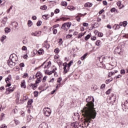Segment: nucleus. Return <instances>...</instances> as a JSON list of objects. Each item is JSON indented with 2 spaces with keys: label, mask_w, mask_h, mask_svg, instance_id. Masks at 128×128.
I'll list each match as a JSON object with an SVG mask.
<instances>
[{
  "label": "nucleus",
  "mask_w": 128,
  "mask_h": 128,
  "mask_svg": "<svg viewBox=\"0 0 128 128\" xmlns=\"http://www.w3.org/2000/svg\"><path fill=\"white\" fill-rule=\"evenodd\" d=\"M88 102L82 110L84 116L85 118L86 122L90 123L92 120H94L96 117V111L94 108V97L88 96L86 99Z\"/></svg>",
  "instance_id": "nucleus-1"
},
{
  "label": "nucleus",
  "mask_w": 128,
  "mask_h": 128,
  "mask_svg": "<svg viewBox=\"0 0 128 128\" xmlns=\"http://www.w3.org/2000/svg\"><path fill=\"white\" fill-rule=\"evenodd\" d=\"M43 114H44L46 116H50L52 114V110L48 108H44L43 110Z\"/></svg>",
  "instance_id": "nucleus-2"
},
{
  "label": "nucleus",
  "mask_w": 128,
  "mask_h": 128,
  "mask_svg": "<svg viewBox=\"0 0 128 128\" xmlns=\"http://www.w3.org/2000/svg\"><path fill=\"white\" fill-rule=\"evenodd\" d=\"M7 64L10 68H14L16 66L14 60L10 59V58L8 60Z\"/></svg>",
  "instance_id": "nucleus-3"
},
{
  "label": "nucleus",
  "mask_w": 128,
  "mask_h": 128,
  "mask_svg": "<svg viewBox=\"0 0 128 128\" xmlns=\"http://www.w3.org/2000/svg\"><path fill=\"white\" fill-rule=\"evenodd\" d=\"M122 52V49L120 48V46H117L114 51V54H120V52Z\"/></svg>",
  "instance_id": "nucleus-4"
},
{
  "label": "nucleus",
  "mask_w": 128,
  "mask_h": 128,
  "mask_svg": "<svg viewBox=\"0 0 128 128\" xmlns=\"http://www.w3.org/2000/svg\"><path fill=\"white\" fill-rule=\"evenodd\" d=\"M122 108H124L126 109H128V100H126L124 103L122 104Z\"/></svg>",
  "instance_id": "nucleus-5"
},
{
  "label": "nucleus",
  "mask_w": 128,
  "mask_h": 128,
  "mask_svg": "<svg viewBox=\"0 0 128 128\" xmlns=\"http://www.w3.org/2000/svg\"><path fill=\"white\" fill-rule=\"evenodd\" d=\"M39 128H48V124L42 122L40 125Z\"/></svg>",
  "instance_id": "nucleus-6"
},
{
  "label": "nucleus",
  "mask_w": 128,
  "mask_h": 128,
  "mask_svg": "<svg viewBox=\"0 0 128 128\" xmlns=\"http://www.w3.org/2000/svg\"><path fill=\"white\" fill-rule=\"evenodd\" d=\"M30 86H32V90H36V88H38V84H30Z\"/></svg>",
  "instance_id": "nucleus-7"
},
{
  "label": "nucleus",
  "mask_w": 128,
  "mask_h": 128,
  "mask_svg": "<svg viewBox=\"0 0 128 128\" xmlns=\"http://www.w3.org/2000/svg\"><path fill=\"white\" fill-rule=\"evenodd\" d=\"M109 100H113L114 102H116V97L114 94H112V96L109 98Z\"/></svg>",
  "instance_id": "nucleus-8"
},
{
  "label": "nucleus",
  "mask_w": 128,
  "mask_h": 128,
  "mask_svg": "<svg viewBox=\"0 0 128 128\" xmlns=\"http://www.w3.org/2000/svg\"><path fill=\"white\" fill-rule=\"evenodd\" d=\"M42 34V31H36L34 32V36H40Z\"/></svg>",
  "instance_id": "nucleus-9"
},
{
  "label": "nucleus",
  "mask_w": 128,
  "mask_h": 128,
  "mask_svg": "<svg viewBox=\"0 0 128 128\" xmlns=\"http://www.w3.org/2000/svg\"><path fill=\"white\" fill-rule=\"evenodd\" d=\"M84 6L85 8H92V4L90 2H87L84 4Z\"/></svg>",
  "instance_id": "nucleus-10"
},
{
  "label": "nucleus",
  "mask_w": 128,
  "mask_h": 128,
  "mask_svg": "<svg viewBox=\"0 0 128 128\" xmlns=\"http://www.w3.org/2000/svg\"><path fill=\"white\" fill-rule=\"evenodd\" d=\"M21 88H26V80H23L21 82Z\"/></svg>",
  "instance_id": "nucleus-11"
},
{
  "label": "nucleus",
  "mask_w": 128,
  "mask_h": 128,
  "mask_svg": "<svg viewBox=\"0 0 128 128\" xmlns=\"http://www.w3.org/2000/svg\"><path fill=\"white\" fill-rule=\"evenodd\" d=\"M16 58H14V56H12V54H11L10 56V58H12V60H13L14 62H18V56L16 55Z\"/></svg>",
  "instance_id": "nucleus-12"
},
{
  "label": "nucleus",
  "mask_w": 128,
  "mask_h": 128,
  "mask_svg": "<svg viewBox=\"0 0 128 128\" xmlns=\"http://www.w3.org/2000/svg\"><path fill=\"white\" fill-rule=\"evenodd\" d=\"M6 22H8V17H4L2 20V24H6Z\"/></svg>",
  "instance_id": "nucleus-13"
},
{
  "label": "nucleus",
  "mask_w": 128,
  "mask_h": 128,
  "mask_svg": "<svg viewBox=\"0 0 128 128\" xmlns=\"http://www.w3.org/2000/svg\"><path fill=\"white\" fill-rule=\"evenodd\" d=\"M10 28H8V27H6L4 28V32L6 34H8V32H10Z\"/></svg>",
  "instance_id": "nucleus-14"
},
{
  "label": "nucleus",
  "mask_w": 128,
  "mask_h": 128,
  "mask_svg": "<svg viewBox=\"0 0 128 128\" xmlns=\"http://www.w3.org/2000/svg\"><path fill=\"white\" fill-rule=\"evenodd\" d=\"M14 87H10L8 88H6V92H14Z\"/></svg>",
  "instance_id": "nucleus-15"
},
{
  "label": "nucleus",
  "mask_w": 128,
  "mask_h": 128,
  "mask_svg": "<svg viewBox=\"0 0 128 128\" xmlns=\"http://www.w3.org/2000/svg\"><path fill=\"white\" fill-rule=\"evenodd\" d=\"M113 28H115L114 30H120V24H115Z\"/></svg>",
  "instance_id": "nucleus-16"
},
{
  "label": "nucleus",
  "mask_w": 128,
  "mask_h": 128,
  "mask_svg": "<svg viewBox=\"0 0 128 128\" xmlns=\"http://www.w3.org/2000/svg\"><path fill=\"white\" fill-rule=\"evenodd\" d=\"M36 78H42V74H40V72H38L36 74Z\"/></svg>",
  "instance_id": "nucleus-17"
},
{
  "label": "nucleus",
  "mask_w": 128,
  "mask_h": 128,
  "mask_svg": "<svg viewBox=\"0 0 128 128\" xmlns=\"http://www.w3.org/2000/svg\"><path fill=\"white\" fill-rule=\"evenodd\" d=\"M114 80V78H111L110 79H108L106 80V84H108L110 82H112Z\"/></svg>",
  "instance_id": "nucleus-18"
},
{
  "label": "nucleus",
  "mask_w": 128,
  "mask_h": 128,
  "mask_svg": "<svg viewBox=\"0 0 128 128\" xmlns=\"http://www.w3.org/2000/svg\"><path fill=\"white\" fill-rule=\"evenodd\" d=\"M68 9L70 10H76V8H74V6H68Z\"/></svg>",
  "instance_id": "nucleus-19"
},
{
  "label": "nucleus",
  "mask_w": 128,
  "mask_h": 128,
  "mask_svg": "<svg viewBox=\"0 0 128 128\" xmlns=\"http://www.w3.org/2000/svg\"><path fill=\"white\" fill-rule=\"evenodd\" d=\"M12 26H14L16 28H18V24L17 22H12Z\"/></svg>",
  "instance_id": "nucleus-20"
},
{
  "label": "nucleus",
  "mask_w": 128,
  "mask_h": 128,
  "mask_svg": "<svg viewBox=\"0 0 128 128\" xmlns=\"http://www.w3.org/2000/svg\"><path fill=\"white\" fill-rule=\"evenodd\" d=\"M34 102V100L33 99H30L28 102V106H30Z\"/></svg>",
  "instance_id": "nucleus-21"
},
{
  "label": "nucleus",
  "mask_w": 128,
  "mask_h": 128,
  "mask_svg": "<svg viewBox=\"0 0 128 128\" xmlns=\"http://www.w3.org/2000/svg\"><path fill=\"white\" fill-rule=\"evenodd\" d=\"M70 26H72V24L70 23L64 24V26H66L68 30L69 28H70Z\"/></svg>",
  "instance_id": "nucleus-22"
},
{
  "label": "nucleus",
  "mask_w": 128,
  "mask_h": 128,
  "mask_svg": "<svg viewBox=\"0 0 128 128\" xmlns=\"http://www.w3.org/2000/svg\"><path fill=\"white\" fill-rule=\"evenodd\" d=\"M40 10H46V8H48V7L46 5H44L42 6H41L40 7Z\"/></svg>",
  "instance_id": "nucleus-23"
},
{
  "label": "nucleus",
  "mask_w": 128,
  "mask_h": 128,
  "mask_svg": "<svg viewBox=\"0 0 128 128\" xmlns=\"http://www.w3.org/2000/svg\"><path fill=\"white\" fill-rule=\"evenodd\" d=\"M92 90H93L94 92L98 90V86L96 85H94L92 87Z\"/></svg>",
  "instance_id": "nucleus-24"
},
{
  "label": "nucleus",
  "mask_w": 128,
  "mask_h": 128,
  "mask_svg": "<svg viewBox=\"0 0 128 128\" xmlns=\"http://www.w3.org/2000/svg\"><path fill=\"white\" fill-rule=\"evenodd\" d=\"M91 34H88L84 37V40H89V38H90Z\"/></svg>",
  "instance_id": "nucleus-25"
},
{
  "label": "nucleus",
  "mask_w": 128,
  "mask_h": 128,
  "mask_svg": "<svg viewBox=\"0 0 128 128\" xmlns=\"http://www.w3.org/2000/svg\"><path fill=\"white\" fill-rule=\"evenodd\" d=\"M61 28H62V30H65L66 32L68 30L66 26H64V24L62 26Z\"/></svg>",
  "instance_id": "nucleus-26"
},
{
  "label": "nucleus",
  "mask_w": 128,
  "mask_h": 128,
  "mask_svg": "<svg viewBox=\"0 0 128 128\" xmlns=\"http://www.w3.org/2000/svg\"><path fill=\"white\" fill-rule=\"evenodd\" d=\"M19 101H20V94H18L16 95V102L17 104H18Z\"/></svg>",
  "instance_id": "nucleus-27"
},
{
  "label": "nucleus",
  "mask_w": 128,
  "mask_h": 128,
  "mask_svg": "<svg viewBox=\"0 0 128 128\" xmlns=\"http://www.w3.org/2000/svg\"><path fill=\"white\" fill-rule=\"evenodd\" d=\"M61 6H68V2H61Z\"/></svg>",
  "instance_id": "nucleus-28"
},
{
  "label": "nucleus",
  "mask_w": 128,
  "mask_h": 128,
  "mask_svg": "<svg viewBox=\"0 0 128 128\" xmlns=\"http://www.w3.org/2000/svg\"><path fill=\"white\" fill-rule=\"evenodd\" d=\"M86 13H85L84 14H80V13H79V14H78V15L77 16H76V18H80L82 16H86Z\"/></svg>",
  "instance_id": "nucleus-29"
},
{
  "label": "nucleus",
  "mask_w": 128,
  "mask_h": 128,
  "mask_svg": "<svg viewBox=\"0 0 128 128\" xmlns=\"http://www.w3.org/2000/svg\"><path fill=\"white\" fill-rule=\"evenodd\" d=\"M6 35H3L0 38V40H1L2 42H4V40H6Z\"/></svg>",
  "instance_id": "nucleus-30"
},
{
  "label": "nucleus",
  "mask_w": 128,
  "mask_h": 128,
  "mask_svg": "<svg viewBox=\"0 0 128 128\" xmlns=\"http://www.w3.org/2000/svg\"><path fill=\"white\" fill-rule=\"evenodd\" d=\"M28 26L30 27L32 26V22L30 20H28Z\"/></svg>",
  "instance_id": "nucleus-31"
},
{
  "label": "nucleus",
  "mask_w": 128,
  "mask_h": 128,
  "mask_svg": "<svg viewBox=\"0 0 128 128\" xmlns=\"http://www.w3.org/2000/svg\"><path fill=\"white\" fill-rule=\"evenodd\" d=\"M74 62L72 60L70 61V62L68 64V69L70 70V66H72V64Z\"/></svg>",
  "instance_id": "nucleus-32"
},
{
  "label": "nucleus",
  "mask_w": 128,
  "mask_h": 128,
  "mask_svg": "<svg viewBox=\"0 0 128 128\" xmlns=\"http://www.w3.org/2000/svg\"><path fill=\"white\" fill-rule=\"evenodd\" d=\"M86 56H88V53L85 54L84 56H82L80 58L82 60H84V58H86Z\"/></svg>",
  "instance_id": "nucleus-33"
},
{
  "label": "nucleus",
  "mask_w": 128,
  "mask_h": 128,
  "mask_svg": "<svg viewBox=\"0 0 128 128\" xmlns=\"http://www.w3.org/2000/svg\"><path fill=\"white\" fill-rule=\"evenodd\" d=\"M23 98L24 100H28V96L26 94L23 95Z\"/></svg>",
  "instance_id": "nucleus-34"
},
{
  "label": "nucleus",
  "mask_w": 128,
  "mask_h": 128,
  "mask_svg": "<svg viewBox=\"0 0 128 128\" xmlns=\"http://www.w3.org/2000/svg\"><path fill=\"white\" fill-rule=\"evenodd\" d=\"M42 21L38 20L36 23L37 26H42Z\"/></svg>",
  "instance_id": "nucleus-35"
},
{
  "label": "nucleus",
  "mask_w": 128,
  "mask_h": 128,
  "mask_svg": "<svg viewBox=\"0 0 128 128\" xmlns=\"http://www.w3.org/2000/svg\"><path fill=\"white\" fill-rule=\"evenodd\" d=\"M100 40H97L96 42V44L98 46H100Z\"/></svg>",
  "instance_id": "nucleus-36"
},
{
  "label": "nucleus",
  "mask_w": 128,
  "mask_h": 128,
  "mask_svg": "<svg viewBox=\"0 0 128 128\" xmlns=\"http://www.w3.org/2000/svg\"><path fill=\"white\" fill-rule=\"evenodd\" d=\"M107 57H100V59L99 60H102L103 62H106V60Z\"/></svg>",
  "instance_id": "nucleus-37"
},
{
  "label": "nucleus",
  "mask_w": 128,
  "mask_h": 128,
  "mask_svg": "<svg viewBox=\"0 0 128 128\" xmlns=\"http://www.w3.org/2000/svg\"><path fill=\"white\" fill-rule=\"evenodd\" d=\"M40 78H38L35 84H40Z\"/></svg>",
  "instance_id": "nucleus-38"
},
{
  "label": "nucleus",
  "mask_w": 128,
  "mask_h": 128,
  "mask_svg": "<svg viewBox=\"0 0 128 128\" xmlns=\"http://www.w3.org/2000/svg\"><path fill=\"white\" fill-rule=\"evenodd\" d=\"M54 52L56 54H58V52H60V49H58V48H56L54 50Z\"/></svg>",
  "instance_id": "nucleus-39"
},
{
  "label": "nucleus",
  "mask_w": 128,
  "mask_h": 128,
  "mask_svg": "<svg viewBox=\"0 0 128 128\" xmlns=\"http://www.w3.org/2000/svg\"><path fill=\"white\" fill-rule=\"evenodd\" d=\"M34 94L35 98H36V96H38V92L34 91Z\"/></svg>",
  "instance_id": "nucleus-40"
},
{
  "label": "nucleus",
  "mask_w": 128,
  "mask_h": 128,
  "mask_svg": "<svg viewBox=\"0 0 128 128\" xmlns=\"http://www.w3.org/2000/svg\"><path fill=\"white\" fill-rule=\"evenodd\" d=\"M112 92V90L111 89H108L106 92V94H110V92Z\"/></svg>",
  "instance_id": "nucleus-41"
},
{
  "label": "nucleus",
  "mask_w": 128,
  "mask_h": 128,
  "mask_svg": "<svg viewBox=\"0 0 128 128\" xmlns=\"http://www.w3.org/2000/svg\"><path fill=\"white\" fill-rule=\"evenodd\" d=\"M52 30H53L54 34H58V30L53 28Z\"/></svg>",
  "instance_id": "nucleus-42"
},
{
  "label": "nucleus",
  "mask_w": 128,
  "mask_h": 128,
  "mask_svg": "<svg viewBox=\"0 0 128 128\" xmlns=\"http://www.w3.org/2000/svg\"><path fill=\"white\" fill-rule=\"evenodd\" d=\"M82 36H84V34H82V33L79 34L78 35V38H82Z\"/></svg>",
  "instance_id": "nucleus-43"
},
{
  "label": "nucleus",
  "mask_w": 128,
  "mask_h": 128,
  "mask_svg": "<svg viewBox=\"0 0 128 128\" xmlns=\"http://www.w3.org/2000/svg\"><path fill=\"white\" fill-rule=\"evenodd\" d=\"M122 78V75L119 74V75H118V76H116L114 78V80H118V78Z\"/></svg>",
  "instance_id": "nucleus-44"
},
{
  "label": "nucleus",
  "mask_w": 128,
  "mask_h": 128,
  "mask_svg": "<svg viewBox=\"0 0 128 128\" xmlns=\"http://www.w3.org/2000/svg\"><path fill=\"white\" fill-rule=\"evenodd\" d=\"M117 5L118 8H122L120 7V6H122V3L120 2H117Z\"/></svg>",
  "instance_id": "nucleus-45"
},
{
  "label": "nucleus",
  "mask_w": 128,
  "mask_h": 128,
  "mask_svg": "<svg viewBox=\"0 0 128 128\" xmlns=\"http://www.w3.org/2000/svg\"><path fill=\"white\" fill-rule=\"evenodd\" d=\"M120 74H126V70H120Z\"/></svg>",
  "instance_id": "nucleus-46"
},
{
  "label": "nucleus",
  "mask_w": 128,
  "mask_h": 128,
  "mask_svg": "<svg viewBox=\"0 0 128 128\" xmlns=\"http://www.w3.org/2000/svg\"><path fill=\"white\" fill-rule=\"evenodd\" d=\"M5 80L6 84H8V82H10V78L8 77L6 78Z\"/></svg>",
  "instance_id": "nucleus-47"
},
{
  "label": "nucleus",
  "mask_w": 128,
  "mask_h": 128,
  "mask_svg": "<svg viewBox=\"0 0 128 128\" xmlns=\"http://www.w3.org/2000/svg\"><path fill=\"white\" fill-rule=\"evenodd\" d=\"M72 36V34H68L66 36V38H70Z\"/></svg>",
  "instance_id": "nucleus-48"
},
{
  "label": "nucleus",
  "mask_w": 128,
  "mask_h": 128,
  "mask_svg": "<svg viewBox=\"0 0 128 128\" xmlns=\"http://www.w3.org/2000/svg\"><path fill=\"white\" fill-rule=\"evenodd\" d=\"M104 36V34L102 32L98 33V36H99L100 38H102V36Z\"/></svg>",
  "instance_id": "nucleus-49"
},
{
  "label": "nucleus",
  "mask_w": 128,
  "mask_h": 128,
  "mask_svg": "<svg viewBox=\"0 0 128 128\" xmlns=\"http://www.w3.org/2000/svg\"><path fill=\"white\" fill-rule=\"evenodd\" d=\"M32 116H28L27 120H28V122H30V120H32Z\"/></svg>",
  "instance_id": "nucleus-50"
},
{
  "label": "nucleus",
  "mask_w": 128,
  "mask_h": 128,
  "mask_svg": "<svg viewBox=\"0 0 128 128\" xmlns=\"http://www.w3.org/2000/svg\"><path fill=\"white\" fill-rule=\"evenodd\" d=\"M14 123L16 124V125L20 124V122L17 120H14Z\"/></svg>",
  "instance_id": "nucleus-51"
},
{
  "label": "nucleus",
  "mask_w": 128,
  "mask_h": 128,
  "mask_svg": "<svg viewBox=\"0 0 128 128\" xmlns=\"http://www.w3.org/2000/svg\"><path fill=\"white\" fill-rule=\"evenodd\" d=\"M127 25H128V22L124 21L123 22V26H126Z\"/></svg>",
  "instance_id": "nucleus-52"
},
{
  "label": "nucleus",
  "mask_w": 128,
  "mask_h": 128,
  "mask_svg": "<svg viewBox=\"0 0 128 128\" xmlns=\"http://www.w3.org/2000/svg\"><path fill=\"white\" fill-rule=\"evenodd\" d=\"M54 14H58V12H60V9L58 8H56L54 12Z\"/></svg>",
  "instance_id": "nucleus-53"
},
{
  "label": "nucleus",
  "mask_w": 128,
  "mask_h": 128,
  "mask_svg": "<svg viewBox=\"0 0 128 128\" xmlns=\"http://www.w3.org/2000/svg\"><path fill=\"white\" fill-rule=\"evenodd\" d=\"M83 26H86L88 27V24L86 23V22H84L82 24Z\"/></svg>",
  "instance_id": "nucleus-54"
},
{
  "label": "nucleus",
  "mask_w": 128,
  "mask_h": 128,
  "mask_svg": "<svg viewBox=\"0 0 128 128\" xmlns=\"http://www.w3.org/2000/svg\"><path fill=\"white\" fill-rule=\"evenodd\" d=\"M116 8H111L110 10V12H116Z\"/></svg>",
  "instance_id": "nucleus-55"
},
{
  "label": "nucleus",
  "mask_w": 128,
  "mask_h": 128,
  "mask_svg": "<svg viewBox=\"0 0 128 128\" xmlns=\"http://www.w3.org/2000/svg\"><path fill=\"white\" fill-rule=\"evenodd\" d=\"M64 74H66V72H68V70H66V67H64Z\"/></svg>",
  "instance_id": "nucleus-56"
},
{
  "label": "nucleus",
  "mask_w": 128,
  "mask_h": 128,
  "mask_svg": "<svg viewBox=\"0 0 128 128\" xmlns=\"http://www.w3.org/2000/svg\"><path fill=\"white\" fill-rule=\"evenodd\" d=\"M42 18H44V20H48V15L46 14L42 16Z\"/></svg>",
  "instance_id": "nucleus-57"
},
{
  "label": "nucleus",
  "mask_w": 128,
  "mask_h": 128,
  "mask_svg": "<svg viewBox=\"0 0 128 128\" xmlns=\"http://www.w3.org/2000/svg\"><path fill=\"white\" fill-rule=\"evenodd\" d=\"M62 78L60 77L58 78V80L57 82H59L60 84V82H62Z\"/></svg>",
  "instance_id": "nucleus-58"
},
{
  "label": "nucleus",
  "mask_w": 128,
  "mask_h": 128,
  "mask_svg": "<svg viewBox=\"0 0 128 128\" xmlns=\"http://www.w3.org/2000/svg\"><path fill=\"white\" fill-rule=\"evenodd\" d=\"M28 50V48H26V46H23L22 47V50Z\"/></svg>",
  "instance_id": "nucleus-59"
},
{
  "label": "nucleus",
  "mask_w": 128,
  "mask_h": 128,
  "mask_svg": "<svg viewBox=\"0 0 128 128\" xmlns=\"http://www.w3.org/2000/svg\"><path fill=\"white\" fill-rule=\"evenodd\" d=\"M19 66L20 68H24V64L20 63Z\"/></svg>",
  "instance_id": "nucleus-60"
},
{
  "label": "nucleus",
  "mask_w": 128,
  "mask_h": 128,
  "mask_svg": "<svg viewBox=\"0 0 128 128\" xmlns=\"http://www.w3.org/2000/svg\"><path fill=\"white\" fill-rule=\"evenodd\" d=\"M63 66H64V68H68V63L64 62V64H63Z\"/></svg>",
  "instance_id": "nucleus-61"
},
{
  "label": "nucleus",
  "mask_w": 128,
  "mask_h": 128,
  "mask_svg": "<svg viewBox=\"0 0 128 128\" xmlns=\"http://www.w3.org/2000/svg\"><path fill=\"white\" fill-rule=\"evenodd\" d=\"M32 20H36V16H32Z\"/></svg>",
  "instance_id": "nucleus-62"
},
{
  "label": "nucleus",
  "mask_w": 128,
  "mask_h": 128,
  "mask_svg": "<svg viewBox=\"0 0 128 128\" xmlns=\"http://www.w3.org/2000/svg\"><path fill=\"white\" fill-rule=\"evenodd\" d=\"M28 76V73H25L22 76V78H26V76Z\"/></svg>",
  "instance_id": "nucleus-63"
},
{
  "label": "nucleus",
  "mask_w": 128,
  "mask_h": 128,
  "mask_svg": "<svg viewBox=\"0 0 128 128\" xmlns=\"http://www.w3.org/2000/svg\"><path fill=\"white\" fill-rule=\"evenodd\" d=\"M0 128H6L7 126H6V125L4 124L2 125Z\"/></svg>",
  "instance_id": "nucleus-64"
}]
</instances>
